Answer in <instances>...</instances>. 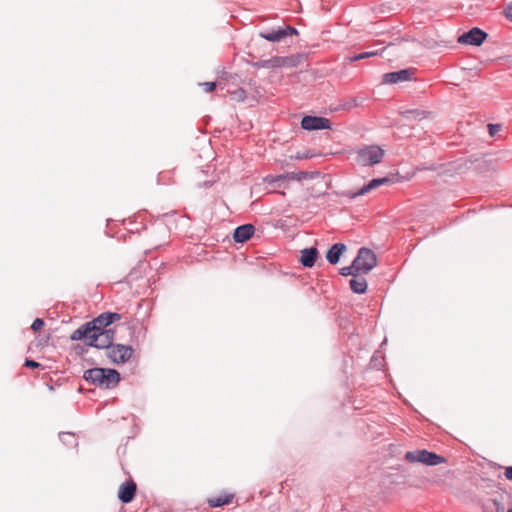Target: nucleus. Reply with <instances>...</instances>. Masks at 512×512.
I'll use <instances>...</instances> for the list:
<instances>
[{"label": "nucleus", "mask_w": 512, "mask_h": 512, "mask_svg": "<svg viewBox=\"0 0 512 512\" xmlns=\"http://www.w3.org/2000/svg\"><path fill=\"white\" fill-rule=\"evenodd\" d=\"M83 378L88 383L103 389L115 388L120 380V373L112 368L95 367L84 372Z\"/></svg>", "instance_id": "obj_1"}, {"label": "nucleus", "mask_w": 512, "mask_h": 512, "mask_svg": "<svg viewBox=\"0 0 512 512\" xmlns=\"http://www.w3.org/2000/svg\"><path fill=\"white\" fill-rule=\"evenodd\" d=\"M121 319V315L116 312H104L101 313L99 316L94 318L93 320L86 322L85 324L81 325L78 329L74 330L73 333L70 336V339L73 341H79L83 337L87 335V333H90L91 330L96 331H107L110 328H108L109 325L112 323L119 321Z\"/></svg>", "instance_id": "obj_2"}, {"label": "nucleus", "mask_w": 512, "mask_h": 512, "mask_svg": "<svg viewBox=\"0 0 512 512\" xmlns=\"http://www.w3.org/2000/svg\"><path fill=\"white\" fill-rule=\"evenodd\" d=\"M114 339L115 331L114 329H109L103 332L91 330V332L87 333V335L83 337L81 340H83L87 346L94 347L97 349H105L107 351L109 347L113 344Z\"/></svg>", "instance_id": "obj_3"}, {"label": "nucleus", "mask_w": 512, "mask_h": 512, "mask_svg": "<svg viewBox=\"0 0 512 512\" xmlns=\"http://www.w3.org/2000/svg\"><path fill=\"white\" fill-rule=\"evenodd\" d=\"M404 459L410 463H422L427 466H436L446 462L443 456L426 449L408 451Z\"/></svg>", "instance_id": "obj_4"}, {"label": "nucleus", "mask_w": 512, "mask_h": 512, "mask_svg": "<svg viewBox=\"0 0 512 512\" xmlns=\"http://www.w3.org/2000/svg\"><path fill=\"white\" fill-rule=\"evenodd\" d=\"M384 150L379 146H366L357 151L355 161L361 166H373L381 162Z\"/></svg>", "instance_id": "obj_5"}, {"label": "nucleus", "mask_w": 512, "mask_h": 512, "mask_svg": "<svg viewBox=\"0 0 512 512\" xmlns=\"http://www.w3.org/2000/svg\"><path fill=\"white\" fill-rule=\"evenodd\" d=\"M353 261L354 266H357L356 271H359L360 274H368L377 265V257L375 253L366 247L359 249L356 258Z\"/></svg>", "instance_id": "obj_6"}, {"label": "nucleus", "mask_w": 512, "mask_h": 512, "mask_svg": "<svg viewBox=\"0 0 512 512\" xmlns=\"http://www.w3.org/2000/svg\"><path fill=\"white\" fill-rule=\"evenodd\" d=\"M133 352L131 346L113 343L106 351V356L112 363L119 365L126 363L132 357Z\"/></svg>", "instance_id": "obj_7"}, {"label": "nucleus", "mask_w": 512, "mask_h": 512, "mask_svg": "<svg viewBox=\"0 0 512 512\" xmlns=\"http://www.w3.org/2000/svg\"><path fill=\"white\" fill-rule=\"evenodd\" d=\"M298 31L292 26L278 27L270 31L260 32L259 36L270 42H280L288 36L297 35Z\"/></svg>", "instance_id": "obj_8"}, {"label": "nucleus", "mask_w": 512, "mask_h": 512, "mask_svg": "<svg viewBox=\"0 0 512 512\" xmlns=\"http://www.w3.org/2000/svg\"><path fill=\"white\" fill-rule=\"evenodd\" d=\"M487 33L480 28L474 27L461 34L457 41L460 44L480 46L487 38Z\"/></svg>", "instance_id": "obj_9"}, {"label": "nucleus", "mask_w": 512, "mask_h": 512, "mask_svg": "<svg viewBox=\"0 0 512 512\" xmlns=\"http://www.w3.org/2000/svg\"><path fill=\"white\" fill-rule=\"evenodd\" d=\"M392 180L389 177H382V178H374L371 181H369L367 184H365L363 187H361L358 191L353 192L351 190L343 192V196L354 199L358 196L365 195L372 190L380 187L381 185H385L390 183Z\"/></svg>", "instance_id": "obj_10"}, {"label": "nucleus", "mask_w": 512, "mask_h": 512, "mask_svg": "<svg viewBox=\"0 0 512 512\" xmlns=\"http://www.w3.org/2000/svg\"><path fill=\"white\" fill-rule=\"evenodd\" d=\"M301 127L308 131L324 130L330 129L331 123L330 120L325 117L307 115L302 118Z\"/></svg>", "instance_id": "obj_11"}, {"label": "nucleus", "mask_w": 512, "mask_h": 512, "mask_svg": "<svg viewBox=\"0 0 512 512\" xmlns=\"http://www.w3.org/2000/svg\"><path fill=\"white\" fill-rule=\"evenodd\" d=\"M414 74L413 69H402L395 72L385 73L382 77L383 84H396L399 82L410 81Z\"/></svg>", "instance_id": "obj_12"}, {"label": "nucleus", "mask_w": 512, "mask_h": 512, "mask_svg": "<svg viewBox=\"0 0 512 512\" xmlns=\"http://www.w3.org/2000/svg\"><path fill=\"white\" fill-rule=\"evenodd\" d=\"M136 491H137V485L132 479L125 481L119 487L118 499L122 503L128 504V503L132 502L133 499L135 498Z\"/></svg>", "instance_id": "obj_13"}, {"label": "nucleus", "mask_w": 512, "mask_h": 512, "mask_svg": "<svg viewBox=\"0 0 512 512\" xmlns=\"http://www.w3.org/2000/svg\"><path fill=\"white\" fill-rule=\"evenodd\" d=\"M254 225L247 223L238 226L233 233V239L236 243H244L248 241L254 234Z\"/></svg>", "instance_id": "obj_14"}, {"label": "nucleus", "mask_w": 512, "mask_h": 512, "mask_svg": "<svg viewBox=\"0 0 512 512\" xmlns=\"http://www.w3.org/2000/svg\"><path fill=\"white\" fill-rule=\"evenodd\" d=\"M319 252L316 247H309L301 250L300 263L307 268H311L314 266Z\"/></svg>", "instance_id": "obj_15"}, {"label": "nucleus", "mask_w": 512, "mask_h": 512, "mask_svg": "<svg viewBox=\"0 0 512 512\" xmlns=\"http://www.w3.org/2000/svg\"><path fill=\"white\" fill-rule=\"evenodd\" d=\"M347 247L343 243L333 244L326 254V259L330 264H337L342 254L346 251Z\"/></svg>", "instance_id": "obj_16"}, {"label": "nucleus", "mask_w": 512, "mask_h": 512, "mask_svg": "<svg viewBox=\"0 0 512 512\" xmlns=\"http://www.w3.org/2000/svg\"><path fill=\"white\" fill-rule=\"evenodd\" d=\"M351 290L356 294H364L368 285L364 277H354L349 281Z\"/></svg>", "instance_id": "obj_17"}, {"label": "nucleus", "mask_w": 512, "mask_h": 512, "mask_svg": "<svg viewBox=\"0 0 512 512\" xmlns=\"http://www.w3.org/2000/svg\"><path fill=\"white\" fill-rule=\"evenodd\" d=\"M249 65H251L254 68L260 69V68H280L279 66V56H273L270 59L267 60H259L256 62H249Z\"/></svg>", "instance_id": "obj_18"}, {"label": "nucleus", "mask_w": 512, "mask_h": 512, "mask_svg": "<svg viewBox=\"0 0 512 512\" xmlns=\"http://www.w3.org/2000/svg\"><path fill=\"white\" fill-rule=\"evenodd\" d=\"M303 56L301 54H295L290 56H279L280 67H296L300 64Z\"/></svg>", "instance_id": "obj_19"}, {"label": "nucleus", "mask_w": 512, "mask_h": 512, "mask_svg": "<svg viewBox=\"0 0 512 512\" xmlns=\"http://www.w3.org/2000/svg\"><path fill=\"white\" fill-rule=\"evenodd\" d=\"M285 180H297L298 181L297 172H288V173L280 174L277 176L268 175L267 177H265V181L269 184L280 183Z\"/></svg>", "instance_id": "obj_20"}, {"label": "nucleus", "mask_w": 512, "mask_h": 512, "mask_svg": "<svg viewBox=\"0 0 512 512\" xmlns=\"http://www.w3.org/2000/svg\"><path fill=\"white\" fill-rule=\"evenodd\" d=\"M407 120H421L426 117V112L420 109H408L401 112Z\"/></svg>", "instance_id": "obj_21"}, {"label": "nucleus", "mask_w": 512, "mask_h": 512, "mask_svg": "<svg viewBox=\"0 0 512 512\" xmlns=\"http://www.w3.org/2000/svg\"><path fill=\"white\" fill-rule=\"evenodd\" d=\"M233 495H226L224 497H214L208 499V504L210 507H222L224 505H228L232 502Z\"/></svg>", "instance_id": "obj_22"}, {"label": "nucleus", "mask_w": 512, "mask_h": 512, "mask_svg": "<svg viewBox=\"0 0 512 512\" xmlns=\"http://www.w3.org/2000/svg\"><path fill=\"white\" fill-rule=\"evenodd\" d=\"M59 438L67 446H71V445L76 446L77 445V441H76L75 435L73 433L62 432L59 434Z\"/></svg>", "instance_id": "obj_23"}, {"label": "nucleus", "mask_w": 512, "mask_h": 512, "mask_svg": "<svg viewBox=\"0 0 512 512\" xmlns=\"http://www.w3.org/2000/svg\"><path fill=\"white\" fill-rule=\"evenodd\" d=\"M356 267L357 266H354V261H353L350 266H346V267L341 268L340 269V274L342 276H353V278L354 277H358L361 274L359 273V271H356Z\"/></svg>", "instance_id": "obj_24"}, {"label": "nucleus", "mask_w": 512, "mask_h": 512, "mask_svg": "<svg viewBox=\"0 0 512 512\" xmlns=\"http://www.w3.org/2000/svg\"><path fill=\"white\" fill-rule=\"evenodd\" d=\"M298 181L306 180V179H314L320 176V172L318 171H300L297 172Z\"/></svg>", "instance_id": "obj_25"}, {"label": "nucleus", "mask_w": 512, "mask_h": 512, "mask_svg": "<svg viewBox=\"0 0 512 512\" xmlns=\"http://www.w3.org/2000/svg\"><path fill=\"white\" fill-rule=\"evenodd\" d=\"M361 103L362 100L360 101L358 98H350L343 103L342 107L345 110H351L352 108L359 106Z\"/></svg>", "instance_id": "obj_26"}, {"label": "nucleus", "mask_w": 512, "mask_h": 512, "mask_svg": "<svg viewBox=\"0 0 512 512\" xmlns=\"http://www.w3.org/2000/svg\"><path fill=\"white\" fill-rule=\"evenodd\" d=\"M377 51L363 52L350 58V61H358L377 55Z\"/></svg>", "instance_id": "obj_27"}, {"label": "nucleus", "mask_w": 512, "mask_h": 512, "mask_svg": "<svg viewBox=\"0 0 512 512\" xmlns=\"http://www.w3.org/2000/svg\"><path fill=\"white\" fill-rule=\"evenodd\" d=\"M44 324H45V323H44V321H43L42 319H40V318H36V319L33 321L32 325H31V329H32L33 331H35V332H36V331H39L40 329H42V328H43Z\"/></svg>", "instance_id": "obj_28"}, {"label": "nucleus", "mask_w": 512, "mask_h": 512, "mask_svg": "<svg viewBox=\"0 0 512 512\" xmlns=\"http://www.w3.org/2000/svg\"><path fill=\"white\" fill-rule=\"evenodd\" d=\"M204 87L205 92H212L216 87V82H204L201 84Z\"/></svg>", "instance_id": "obj_29"}, {"label": "nucleus", "mask_w": 512, "mask_h": 512, "mask_svg": "<svg viewBox=\"0 0 512 512\" xmlns=\"http://www.w3.org/2000/svg\"><path fill=\"white\" fill-rule=\"evenodd\" d=\"M500 128H501V126L499 124H489L488 125L489 134L491 136H494L500 130Z\"/></svg>", "instance_id": "obj_30"}, {"label": "nucleus", "mask_w": 512, "mask_h": 512, "mask_svg": "<svg viewBox=\"0 0 512 512\" xmlns=\"http://www.w3.org/2000/svg\"><path fill=\"white\" fill-rule=\"evenodd\" d=\"M24 366L28 367V368L34 369V368H38L40 366V364L38 362H36L35 360L26 359L25 363H24Z\"/></svg>", "instance_id": "obj_31"}, {"label": "nucleus", "mask_w": 512, "mask_h": 512, "mask_svg": "<svg viewBox=\"0 0 512 512\" xmlns=\"http://www.w3.org/2000/svg\"><path fill=\"white\" fill-rule=\"evenodd\" d=\"M492 502H493V505L495 506L496 512H505V507L500 501H498L497 499H493Z\"/></svg>", "instance_id": "obj_32"}, {"label": "nucleus", "mask_w": 512, "mask_h": 512, "mask_svg": "<svg viewBox=\"0 0 512 512\" xmlns=\"http://www.w3.org/2000/svg\"><path fill=\"white\" fill-rule=\"evenodd\" d=\"M505 16L512 21V2L505 9Z\"/></svg>", "instance_id": "obj_33"}, {"label": "nucleus", "mask_w": 512, "mask_h": 512, "mask_svg": "<svg viewBox=\"0 0 512 512\" xmlns=\"http://www.w3.org/2000/svg\"><path fill=\"white\" fill-rule=\"evenodd\" d=\"M505 477L508 480L512 481V466L506 468V470H505Z\"/></svg>", "instance_id": "obj_34"}, {"label": "nucleus", "mask_w": 512, "mask_h": 512, "mask_svg": "<svg viewBox=\"0 0 512 512\" xmlns=\"http://www.w3.org/2000/svg\"><path fill=\"white\" fill-rule=\"evenodd\" d=\"M309 156L308 155H304V154H298L296 156L297 159H304V158H308Z\"/></svg>", "instance_id": "obj_35"}, {"label": "nucleus", "mask_w": 512, "mask_h": 512, "mask_svg": "<svg viewBox=\"0 0 512 512\" xmlns=\"http://www.w3.org/2000/svg\"><path fill=\"white\" fill-rule=\"evenodd\" d=\"M237 93H239V94H238V97H242V96L244 95V93H245V92H244V90H242V89H241V90H239Z\"/></svg>", "instance_id": "obj_36"}, {"label": "nucleus", "mask_w": 512, "mask_h": 512, "mask_svg": "<svg viewBox=\"0 0 512 512\" xmlns=\"http://www.w3.org/2000/svg\"><path fill=\"white\" fill-rule=\"evenodd\" d=\"M507 512H512V508H510Z\"/></svg>", "instance_id": "obj_37"}]
</instances>
